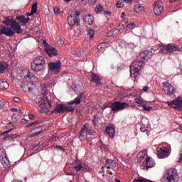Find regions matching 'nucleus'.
I'll return each mask as SVG.
<instances>
[{
  "label": "nucleus",
  "mask_w": 182,
  "mask_h": 182,
  "mask_svg": "<svg viewBox=\"0 0 182 182\" xmlns=\"http://www.w3.org/2000/svg\"><path fill=\"white\" fill-rule=\"evenodd\" d=\"M156 52V50L151 49L146 50L141 52L137 58L130 65V73L132 77H137L139 75H140L141 72V69L144 68L146 62H149V60L153 58V55Z\"/></svg>",
  "instance_id": "obj_1"
},
{
  "label": "nucleus",
  "mask_w": 182,
  "mask_h": 182,
  "mask_svg": "<svg viewBox=\"0 0 182 182\" xmlns=\"http://www.w3.org/2000/svg\"><path fill=\"white\" fill-rule=\"evenodd\" d=\"M3 23H5L6 26H11L9 28L4 26L0 29L1 33L6 36H12L15 33L20 34L22 32V26L16 20L6 18L3 21Z\"/></svg>",
  "instance_id": "obj_2"
},
{
  "label": "nucleus",
  "mask_w": 182,
  "mask_h": 182,
  "mask_svg": "<svg viewBox=\"0 0 182 182\" xmlns=\"http://www.w3.org/2000/svg\"><path fill=\"white\" fill-rule=\"evenodd\" d=\"M48 93L43 92L41 97H38L36 98V103L40 105V112L41 113H49V109L46 105V100L48 103L50 107H52V104L48 100L47 97Z\"/></svg>",
  "instance_id": "obj_3"
},
{
  "label": "nucleus",
  "mask_w": 182,
  "mask_h": 182,
  "mask_svg": "<svg viewBox=\"0 0 182 182\" xmlns=\"http://www.w3.org/2000/svg\"><path fill=\"white\" fill-rule=\"evenodd\" d=\"M31 66L33 72H42V70L45 69V66H46L45 58L41 55L37 56L33 62H31Z\"/></svg>",
  "instance_id": "obj_4"
},
{
  "label": "nucleus",
  "mask_w": 182,
  "mask_h": 182,
  "mask_svg": "<svg viewBox=\"0 0 182 182\" xmlns=\"http://www.w3.org/2000/svg\"><path fill=\"white\" fill-rule=\"evenodd\" d=\"M164 177L167 182H178V173L177 170L173 168L167 171Z\"/></svg>",
  "instance_id": "obj_5"
},
{
  "label": "nucleus",
  "mask_w": 182,
  "mask_h": 182,
  "mask_svg": "<svg viewBox=\"0 0 182 182\" xmlns=\"http://www.w3.org/2000/svg\"><path fill=\"white\" fill-rule=\"evenodd\" d=\"M112 112L114 113H117V112H120V110H124V109H127V107H130V105L126 102L115 101L110 106Z\"/></svg>",
  "instance_id": "obj_6"
},
{
  "label": "nucleus",
  "mask_w": 182,
  "mask_h": 182,
  "mask_svg": "<svg viewBox=\"0 0 182 182\" xmlns=\"http://www.w3.org/2000/svg\"><path fill=\"white\" fill-rule=\"evenodd\" d=\"M80 11H77L74 14L75 18H73V16L72 14H70L68 16V21L70 26H73L74 25H77V26H79L80 25Z\"/></svg>",
  "instance_id": "obj_7"
},
{
  "label": "nucleus",
  "mask_w": 182,
  "mask_h": 182,
  "mask_svg": "<svg viewBox=\"0 0 182 182\" xmlns=\"http://www.w3.org/2000/svg\"><path fill=\"white\" fill-rule=\"evenodd\" d=\"M159 49L161 50V53H163V52H169V53H171L172 52L181 50L182 47L179 48L178 46H175L174 44H168L167 46L161 45L159 46Z\"/></svg>",
  "instance_id": "obj_8"
},
{
  "label": "nucleus",
  "mask_w": 182,
  "mask_h": 182,
  "mask_svg": "<svg viewBox=\"0 0 182 182\" xmlns=\"http://www.w3.org/2000/svg\"><path fill=\"white\" fill-rule=\"evenodd\" d=\"M60 68H62V63L60 61L57 63L50 62L48 63V69L53 75H58L60 72Z\"/></svg>",
  "instance_id": "obj_9"
},
{
  "label": "nucleus",
  "mask_w": 182,
  "mask_h": 182,
  "mask_svg": "<svg viewBox=\"0 0 182 182\" xmlns=\"http://www.w3.org/2000/svg\"><path fill=\"white\" fill-rule=\"evenodd\" d=\"M163 87L164 92L168 96H171V95L176 93V88L168 81L164 82Z\"/></svg>",
  "instance_id": "obj_10"
},
{
  "label": "nucleus",
  "mask_w": 182,
  "mask_h": 182,
  "mask_svg": "<svg viewBox=\"0 0 182 182\" xmlns=\"http://www.w3.org/2000/svg\"><path fill=\"white\" fill-rule=\"evenodd\" d=\"M168 105L173 109H178V110H182V100L181 98H178L173 101H169L167 102Z\"/></svg>",
  "instance_id": "obj_11"
},
{
  "label": "nucleus",
  "mask_w": 182,
  "mask_h": 182,
  "mask_svg": "<svg viewBox=\"0 0 182 182\" xmlns=\"http://www.w3.org/2000/svg\"><path fill=\"white\" fill-rule=\"evenodd\" d=\"M105 132L111 139H113L116 134V128L114 127V124H109L105 129Z\"/></svg>",
  "instance_id": "obj_12"
},
{
  "label": "nucleus",
  "mask_w": 182,
  "mask_h": 182,
  "mask_svg": "<svg viewBox=\"0 0 182 182\" xmlns=\"http://www.w3.org/2000/svg\"><path fill=\"white\" fill-rule=\"evenodd\" d=\"M163 11H164V8L161 6V1H156L154 7V14L155 15H161Z\"/></svg>",
  "instance_id": "obj_13"
},
{
  "label": "nucleus",
  "mask_w": 182,
  "mask_h": 182,
  "mask_svg": "<svg viewBox=\"0 0 182 182\" xmlns=\"http://www.w3.org/2000/svg\"><path fill=\"white\" fill-rule=\"evenodd\" d=\"M66 112V105L63 104H58L55 106V109L51 112V114L53 113H65Z\"/></svg>",
  "instance_id": "obj_14"
},
{
  "label": "nucleus",
  "mask_w": 182,
  "mask_h": 182,
  "mask_svg": "<svg viewBox=\"0 0 182 182\" xmlns=\"http://www.w3.org/2000/svg\"><path fill=\"white\" fill-rule=\"evenodd\" d=\"M170 154V150L167 147H161L159 150H158V157L159 159H164L166 156Z\"/></svg>",
  "instance_id": "obj_15"
},
{
  "label": "nucleus",
  "mask_w": 182,
  "mask_h": 182,
  "mask_svg": "<svg viewBox=\"0 0 182 182\" xmlns=\"http://www.w3.org/2000/svg\"><path fill=\"white\" fill-rule=\"evenodd\" d=\"M100 80H102V79H100V77H99L97 74L95 73L91 74V82L95 83L96 86H101L102 82Z\"/></svg>",
  "instance_id": "obj_16"
},
{
  "label": "nucleus",
  "mask_w": 182,
  "mask_h": 182,
  "mask_svg": "<svg viewBox=\"0 0 182 182\" xmlns=\"http://www.w3.org/2000/svg\"><path fill=\"white\" fill-rule=\"evenodd\" d=\"M45 51L48 55V56H50V58L52 56H56V55H58V51L56 50L55 48L48 46L46 48Z\"/></svg>",
  "instance_id": "obj_17"
},
{
  "label": "nucleus",
  "mask_w": 182,
  "mask_h": 182,
  "mask_svg": "<svg viewBox=\"0 0 182 182\" xmlns=\"http://www.w3.org/2000/svg\"><path fill=\"white\" fill-rule=\"evenodd\" d=\"M82 99H83V94L80 93L73 101H70L68 102V105H80V103L82 102Z\"/></svg>",
  "instance_id": "obj_18"
},
{
  "label": "nucleus",
  "mask_w": 182,
  "mask_h": 182,
  "mask_svg": "<svg viewBox=\"0 0 182 182\" xmlns=\"http://www.w3.org/2000/svg\"><path fill=\"white\" fill-rule=\"evenodd\" d=\"M73 168L75 171H77V173H79V171L83 170V166H82V162L79 160H75V161L73 164Z\"/></svg>",
  "instance_id": "obj_19"
},
{
  "label": "nucleus",
  "mask_w": 182,
  "mask_h": 182,
  "mask_svg": "<svg viewBox=\"0 0 182 182\" xmlns=\"http://www.w3.org/2000/svg\"><path fill=\"white\" fill-rule=\"evenodd\" d=\"M105 167L108 169L114 168L116 167V162L112 159H106Z\"/></svg>",
  "instance_id": "obj_20"
},
{
  "label": "nucleus",
  "mask_w": 182,
  "mask_h": 182,
  "mask_svg": "<svg viewBox=\"0 0 182 182\" xmlns=\"http://www.w3.org/2000/svg\"><path fill=\"white\" fill-rule=\"evenodd\" d=\"M87 127H89L88 124H85L81 131L80 132V140L83 139V137L87 134Z\"/></svg>",
  "instance_id": "obj_21"
},
{
  "label": "nucleus",
  "mask_w": 182,
  "mask_h": 182,
  "mask_svg": "<svg viewBox=\"0 0 182 182\" xmlns=\"http://www.w3.org/2000/svg\"><path fill=\"white\" fill-rule=\"evenodd\" d=\"M16 18L17 19V21H18L21 23H24V24L28 23V22H29V21H31V18L25 17V16H22V15L21 16H17L16 17Z\"/></svg>",
  "instance_id": "obj_22"
},
{
  "label": "nucleus",
  "mask_w": 182,
  "mask_h": 182,
  "mask_svg": "<svg viewBox=\"0 0 182 182\" xmlns=\"http://www.w3.org/2000/svg\"><path fill=\"white\" fill-rule=\"evenodd\" d=\"M145 164L146 166V168H151V167H154L156 166V164L154 163V160L153 159L148 157L146 159V161L145 162Z\"/></svg>",
  "instance_id": "obj_23"
},
{
  "label": "nucleus",
  "mask_w": 182,
  "mask_h": 182,
  "mask_svg": "<svg viewBox=\"0 0 182 182\" xmlns=\"http://www.w3.org/2000/svg\"><path fill=\"white\" fill-rule=\"evenodd\" d=\"M84 22L87 25H92L93 23V17H92V14H89L83 18Z\"/></svg>",
  "instance_id": "obj_24"
},
{
  "label": "nucleus",
  "mask_w": 182,
  "mask_h": 182,
  "mask_svg": "<svg viewBox=\"0 0 182 182\" xmlns=\"http://www.w3.org/2000/svg\"><path fill=\"white\" fill-rule=\"evenodd\" d=\"M9 66V65H8V63L3 62V63H0V73H4V72H5V70H8V67Z\"/></svg>",
  "instance_id": "obj_25"
},
{
  "label": "nucleus",
  "mask_w": 182,
  "mask_h": 182,
  "mask_svg": "<svg viewBox=\"0 0 182 182\" xmlns=\"http://www.w3.org/2000/svg\"><path fill=\"white\" fill-rule=\"evenodd\" d=\"M1 164L4 168H8L9 167V160L6 158H3L1 160Z\"/></svg>",
  "instance_id": "obj_26"
},
{
  "label": "nucleus",
  "mask_w": 182,
  "mask_h": 182,
  "mask_svg": "<svg viewBox=\"0 0 182 182\" xmlns=\"http://www.w3.org/2000/svg\"><path fill=\"white\" fill-rule=\"evenodd\" d=\"M0 87L6 90L9 87V84L6 81H0Z\"/></svg>",
  "instance_id": "obj_27"
},
{
  "label": "nucleus",
  "mask_w": 182,
  "mask_h": 182,
  "mask_svg": "<svg viewBox=\"0 0 182 182\" xmlns=\"http://www.w3.org/2000/svg\"><path fill=\"white\" fill-rule=\"evenodd\" d=\"M31 12H33V14H36V12H38V3L35 2L31 8Z\"/></svg>",
  "instance_id": "obj_28"
},
{
  "label": "nucleus",
  "mask_w": 182,
  "mask_h": 182,
  "mask_svg": "<svg viewBox=\"0 0 182 182\" xmlns=\"http://www.w3.org/2000/svg\"><path fill=\"white\" fill-rule=\"evenodd\" d=\"M134 9L135 12H141L143 11V6H140V4H136L134 6Z\"/></svg>",
  "instance_id": "obj_29"
},
{
  "label": "nucleus",
  "mask_w": 182,
  "mask_h": 182,
  "mask_svg": "<svg viewBox=\"0 0 182 182\" xmlns=\"http://www.w3.org/2000/svg\"><path fill=\"white\" fill-rule=\"evenodd\" d=\"M102 11H103V6L97 5L95 7V12H97V14H100V12H102Z\"/></svg>",
  "instance_id": "obj_30"
},
{
  "label": "nucleus",
  "mask_w": 182,
  "mask_h": 182,
  "mask_svg": "<svg viewBox=\"0 0 182 182\" xmlns=\"http://www.w3.org/2000/svg\"><path fill=\"white\" fill-rule=\"evenodd\" d=\"M73 112H75V108L66 106L65 113H73Z\"/></svg>",
  "instance_id": "obj_31"
},
{
  "label": "nucleus",
  "mask_w": 182,
  "mask_h": 182,
  "mask_svg": "<svg viewBox=\"0 0 182 182\" xmlns=\"http://www.w3.org/2000/svg\"><path fill=\"white\" fill-rule=\"evenodd\" d=\"M88 35H89L90 38L92 39V38H93V36H95V31L92 28H90L88 30Z\"/></svg>",
  "instance_id": "obj_32"
},
{
  "label": "nucleus",
  "mask_w": 182,
  "mask_h": 182,
  "mask_svg": "<svg viewBox=\"0 0 182 182\" xmlns=\"http://www.w3.org/2000/svg\"><path fill=\"white\" fill-rule=\"evenodd\" d=\"M22 73V76H23V77H26V76L28 75V73H29V70L28 69H24L21 71Z\"/></svg>",
  "instance_id": "obj_33"
},
{
  "label": "nucleus",
  "mask_w": 182,
  "mask_h": 182,
  "mask_svg": "<svg viewBox=\"0 0 182 182\" xmlns=\"http://www.w3.org/2000/svg\"><path fill=\"white\" fill-rule=\"evenodd\" d=\"M97 49L100 50V52H105V47H102V45L99 44L97 46Z\"/></svg>",
  "instance_id": "obj_34"
},
{
  "label": "nucleus",
  "mask_w": 182,
  "mask_h": 182,
  "mask_svg": "<svg viewBox=\"0 0 182 182\" xmlns=\"http://www.w3.org/2000/svg\"><path fill=\"white\" fill-rule=\"evenodd\" d=\"M124 5L122 1H118L117 3V8H123Z\"/></svg>",
  "instance_id": "obj_35"
},
{
  "label": "nucleus",
  "mask_w": 182,
  "mask_h": 182,
  "mask_svg": "<svg viewBox=\"0 0 182 182\" xmlns=\"http://www.w3.org/2000/svg\"><path fill=\"white\" fill-rule=\"evenodd\" d=\"M135 102L138 105H141V103H143V100H141V99H140V98H136Z\"/></svg>",
  "instance_id": "obj_36"
},
{
  "label": "nucleus",
  "mask_w": 182,
  "mask_h": 182,
  "mask_svg": "<svg viewBox=\"0 0 182 182\" xmlns=\"http://www.w3.org/2000/svg\"><path fill=\"white\" fill-rule=\"evenodd\" d=\"M152 109V107H144V110H145V112H150V110H151Z\"/></svg>",
  "instance_id": "obj_37"
},
{
  "label": "nucleus",
  "mask_w": 182,
  "mask_h": 182,
  "mask_svg": "<svg viewBox=\"0 0 182 182\" xmlns=\"http://www.w3.org/2000/svg\"><path fill=\"white\" fill-rule=\"evenodd\" d=\"M98 123H99V122L97 121V119L96 118H94V119L92 120L93 126H95V127L97 126Z\"/></svg>",
  "instance_id": "obj_38"
},
{
  "label": "nucleus",
  "mask_w": 182,
  "mask_h": 182,
  "mask_svg": "<svg viewBox=\"0 0 182 182\" xmlns=\"http://www.w3.org/2000/svg\"><path fill=\"white\" fill-rule=\"evenodd\" d=\"M134 25H136V23H132L127 25V28H129V29H133V28H134Z\"/></svg>",
  "instance_id": "obj_39"
},
{
  "label": "nucleus",
  "mask_w": 182,
  "mask_h": 182,
  "mask_svg": "<svg viewBox=\"0 0 182 182\" xmlns=\"http://www.w3.org/2000/svg\"><path fill=\"white\" fill-rule=\"evenodd\" d=\"M124 16H125L124 12H122V13L121 18H122V19H124V23H127L128 21H127V19H125V18H124Z\"/></svg>",
  "instance_id": "obj_40"
},
{
  "label": "nucleus",
  "mask_w": 182,
  "mask_h": 182,
  "mask_svg": "<svg viewBox=\"0 0 182 182\" xmlns=\"http://www.w3.org/2000/svg\"><path fill=\"white\" fill-rule=\"evenodd\" d=\"M38 121H35L34 122L28 124L27 127H32V126H35V124H38Z\"/></svg>",
  "instance_id": "obj_41"
},
{
  "label": "nucleus",
  "mask_w": 182,
  "mask_h": 182,
  "mask_svg": "<svg viewBox=\"0 0 182 182\" xmlns=\"http://www.w3.org/2000/svg\"><path fill=\"white\" fill-rule=\"evenodd\" d=\"M60 9H59V8H55L54 9V14H55V15H59V14H60Z\"/></svg>",
  "instance_id": "obj_42"
},
{
  "label": "nucleus",
  "mask_w": 182,
  "mask_h": 182,
  "mask_svg": "<svg viewBox=\"0 0 182 182\" xmlns=\"http://www.w3.org/2000/svg\"><path fill=\"white\" fill-rule=\"evenodd\" d=\"M26 77H28L29 79H32V77H33V74H32V73L28 71V73L27 74Z\"/></svg>",
  "instance_id": "obj_43"
},
{
  "label": "nucleus",
  "mask_w": 182,
  "mask_h": 182,
  "mask_svg": "<svg viewBox=\"0 0 182 182\" xmlns=\"http://www.w3.org/2000/svg\"><path fill=\"white\" fill-rule=\"evenodd\" d=\"M57 43L58 45H63V43H65V42L61 39V38H59L58 41H57Z\"/></svg>",
  "instance_id": "obj_44"
},
{
  "label": "nucleus",
  "mask_w": 182,
  "mask_h": 182,
  "mask_svg": "<svg viewBox=\"0 0 182 182\" xmlns=\"http://www.w3.org/2000/svg\"><path fill=\"white\" fill-rule=\"evenodd\" d=\"M87 134L93 135V131L92 129H90L88 127H87Z\"/></svg>",
  "instance_id": "obj_45"
},
{
  "label": "nucleus",
  "mask_w": 182,
  "mask_h": 182,
  "mask_svg": "<svg viewBox=\"0 0 182 182\" xmlns=\"http://www.w3.org/2000/svg\"><path fill=\"white\" fill-rule=\"evenodd\" d=\"M140 130H141V132H142L143 133H146V132H147V129H146V127H144V126L141 127Z\"/></svg>",
  "instance_id": "obj_46"
},
{
  "label": "nucleus",
  "mask_w": 182,
  "mask_h": 182,
  "mask_svg": "<svg viewBox=\"0 0 182 182\" xmlns=\"http://www.w3.org/2000/svg\"><path fill=\"white\" fill-rule=\"evenodd\" d=\"M28 117L31 120H35V115H33V114H30Z\"/></svg>",
  "instance_id": "obj_47"
},
{
  "label": "nucleus",
  "mask_w": 182,
  "mask_h": 182,
  "mask_svg": "<svg viewBox=\"0 0 182 182\" xmlns=\"http://www.w3.org/2000/svg\"><path fill=\"white\" fill-rule=\"evenodd\" d=\"M11 137L12 140H14V139H17L18 134H12L11 136Z\"/></svg>",
  "instance_id": "obj_48"
},
{
  "label": "nucleus",
  "mask_w": 182,
  "mask_h": 182,
  "mask_svg": "<svg viewBox=\"0 0 182 182\" xmlns=\"http://www.w3.org/2000/svg\"><path fill=\"white\" fill-rule=\"evenodd\" d=\"M14 100L16 102V103H19V102H21V99L18 97H14Z\"/></svg>",
  "instance_id": "obj_49"
},
{
  "label": "nucleus",
  "mask_w": 182,
  "mask_h": 182,
  "mask_svg": "<svg viewBox=\"0 0 182 182\" xmlns=\"http://www.w3.org/2000/svg\"><path fill=\"white\" fill-rule=\"evenodd\" d=\"M21 123H23V124H26L28 121L26 119H21Z\"/></svg>",
  "instance_id": "obj_50"
},
{
  "label": "nucleus",
  "mask_w": 182,
  "mask_h": 182,
  "mask_svg": "<svg viewBox=\"0 0 182 182\" xmlns=\"http://www.w3.org/2000/svg\"><path fill=\"white\" fill-rule=\"evenodd\" d=\"M58 138V136L53 135L52 137H51V140L52 141H56V139Z\"/></svg>",
  "instance_id": "obj_51"
},
{
  "label": "nucleus",
  "mask_w": 182,
  "mask_h": 182,
  "mask_svg": "<svg viewBox=\"0 0 182 182\" xmlns=\"http://www.w3.org/2000/svg\"><path fill=\"white\" fill-rule=\"evenodd\" d=\"M116 33H120V30L116 29L115 31H113L114 35H116Z\"/></svg>",
  "instance_id": "obj_52"
},
{
  "label": "nucleus",
  "mask_w": 182,
  "mask_h": 182,
  "mask_svg": "<svg viewBox=\"0 0 182 182\" xmlns=\"http://www.w3.org/2000/svg\"><path fill=\"white\" fill-rule=\"evenodd\" d=\"M104 14L105 15H108V16H110V15H112V13H110L109 11H104Z\"/></svg>",
  "instance_id": "obj_53"
},
{
  "label": "nucleus",
  "mask_w": 182,
  "mask_h": 182,
  "mask_svg": "<svg viewBox=\"0 0 182 182\" xmlns=\"http://www.w3.org/2000/svg\"><path fill=\"white\" fill-rule=\"evenodd\" d=\"M41 133H42V131H39L38 132L34 133V134H33V136H39V134H41Z\"/></svg>",
  "instance_id": "obj_54"
},
{
  "label": "nucleus",
  "mask_w": 182,
  "mask_h": 182,
  "mask_svg": "<svg viewBox=\"0 0 182 182\" xmlns=\"http://www.w3.org/2000/svg\"><path fill=\"white\" fill-rule=\"evenodd\" d=\"M143 91L144 92H149V87H147V86L144 87Z\"/></svg>",
  "instance_id": "obj_55"
},
{
  "label": "nucleus",
  "mask_w": 182,
  "mask_h": 182,
  "mask_svg": "<svg viewBox=\"0 0 182 182\" xmlns=\"http://www.w3.org/2000/svg\"><path fill=\"white\" fill-rule=\"evenodd\" d=\"M11 112H16V113L18 112V108H11L10 109Z\"/></svg>",
  "instance_id": "obj_56"
},
{
  "label": "nucleus",
  "mask_w": 182,
  "mask_h": 182,
  "mask_svg": "<svg viewBox=\"0 0 182 182\" xmlns=\"http://www.w3.org/2000/svg\"><path fill=\"white\" fill-rule=\"evenodd\" d=\"M100 45H101L102 48H105V50L106 49V43H102Z\"/></svg>",
  "instance_id": "obj_57"
},
{
  "label": "nucleus",
  "mask_w": 182,
  "mask_h": 182,
  "mask_svg": "<svg viewBox=\"0 0 182 182\" xmlns=\"http://www.w3.org/2000/svg\"><path fill=\"white\" fill-rule=\"evenodd\" d=\"M3 107H4V102L0 101V110H2Z\"/></svg>",
  "instance_id": "obj_58"
},
{
  "label": "nucleus",
  "mask_w": 182,
  "mask_h": 182,
  "mask_svg": "<svg viewBox=\"0 0 182 182\" xmlns=\"http://www.w3.org/2000/svg\"><path fill=\"white\" fill-rule=\"evenodd\" d=\"M32 15H35V13H33V11H31V13L27 14V16H32Z\"/></svg>",
  "instance_id": "obj_59"
},
{
  "label": "nucleus",
  "mask_w": 182,
  "mask_h": 182,
  "mask_svg": "<svg viewBox=\"0 0 182 182\" xmlns=\"http://www.w3.org/2000/svg\"><path fill=\"white\" fill-rule=\"evenodd\" d=\"M16 113H18V114H21L22 113V110L18 109V112Z\"/></svg>",
  "instance_id": "obj_60"
},
{
  "label": "nucleus",
  "mask_w": 182,
  "mask_h": 182,
  "mask_svg": "<svg viewBox=\"0 0 182 182\" xmlns=\"http://www.w3.org/2000/svg\"><path fill=\"white\" fill-rule=\"evenodd\" d=\"M57 149H60V150H63V149L60 146H57Z\"/></svg>",
  "instance_id": "obj_61"
},
{
  "label": "nucleus",
  "mask_w": 182,
  "mask_h": 182,
  "mask_svg": "<svg viewBox=\"0 0 182 182\" xmlns=\"http://www.w3.org/2000/svg\"><path fill=\"white\" fill-rule=\"evenodd\" d=\"M33 88L31 87H28V92H32Z\"/></svg>",
  "instance_id": "obj_62"
},
{
  "label": "nucleus",
  "mask_w": 182,
  "mask_h": 182,
  "mask_svg": "<svg viewBox=\"0 0 182 182\" xmlns=\"http://www.w3.org/2000/svg\"><path fill=\"white\" fill-rule=\"evenodd\" d=\"M13 182H22V181L14 180Z\"/></svg>",
  "instance_id": "obj_63"
},
{
  "label": "nucleus",
  "mask_w": 182,
  "mask_h": 182,
  "mask_svg": "<svg viewBox=\"0 0 182 182\" xmlns=\"http://www.w3.org/2000/svg\"><path fill=\"white\" fill-rule=\"evenodd\" d=\"M92 4H96V0H91Z\"/></svg>",
  "instance_id": "obj_64"
}]
</instances>
